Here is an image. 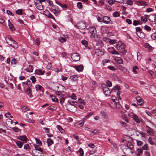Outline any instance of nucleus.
<instances>
[{"mask_svg": "<svg viewBox=\"0 0 156 156\" xmlns=\"http://www.w3.org/2000/svg\"><path fill=\"white\" fill-rule=\"evenodd\" d=\"M57 90L55 92L57 95L63 96L65 95L64 91L66 90V88L62 85L57 86Z\"/></svg>", "mask_w": 156, "mask_h": 156, "instance_id": "obj_1", "label": "nucleus"}, {"mask_svg": "<svg viewBox=\"0 0 156 156\" xmlns=\"http://www.w3.org/2000/svg\"><path fill=\"white\" fill-rule=\"evenodd\" d=\"M125 48V44L120 42H118L116 44V48L118 51L122 53H124L126 52Z\"/></svg>", "mask_w": 156, "mask_h": 156, "instance_id": "obj_2", "label": "nucleus"}, {"mask_svg": "<svg viewBox=\"0 0 156 156\" xmlns=\"http://www.w3.org/2000/svg\"><path fill=\"white\" fill-rule=\"evenodd\" d=\"M116 98L114 96H112V105L113 108H116L117 109H120L122 108L121 105L119 104V102H118V100L116 99L117 101H116L115 98Z\"/></svg>", "mask_w": 156, "mask_h": 156, "instance_id": "obj_3", "label": "nucleus"}, {"mask_svg": "<svg viewBox=\"0 0 156 156\" xmlns=\"http://www.w3.org/2000/svg\"><path fill=\"white\" fill-rule=\"evenodd\" d=\"M67 110L72 112H74L77 110V108L74 105L70 104H67L66 105Z\"/></svg>", "mask_w": 156, "mask_h": 156, "instance_id": "obj_4", "label": "nucleus"}, {"mask_svg": "<svg viewBox=\"0 0 156 156\" xmlns=\"http://www.w3.org/2000/svg\"><path fill=\"white\" fill-rule=\"evenodd\" d=\"M101 86L103 88V92L106 96H110V91L105 84H102Z\"/></svg>", "mask_w": 156, "mask_h": 156, "instance_id": "obj_5", "label": "nucleus"}, {"mask_svg": "<svg viewBox=\"0 0 156 156\" xmlns=\"http://www.w3.org/2000/svg\"><path fill=\"white\" fill-rule=\"evenodd\" d=\"M51 9L54 11L53 13L56 16H58L60 10L57 6L55 5H51Z\"/></svg>", "mask_w": 156, "mask_h": 156, "instance_id": "obj_6", "label": "nucleus"}, {"mask_svg": "<svg viewBox=\"0 0 156 156\" xmlns=\"http://www.w3.org/2000/svg\"><path fill=\"white\" fill-rule=\"evenodd\" d=\"M71 58L74 61H77L80 59V55L78 53H74L71 55Z\"/></svg>", "mask_w": 156, "mask_h": 156, "instance_id": "obj_7", "label": "nucleus"}, {"mask_svg": "<svg viewBox=\"0 0 156 156\" xmlns=\"http://www.w3.org/2000/svg\"><path fill=\"white\" fill-rule=\"evenodd\" d=\"M128 116L133 119L137 123L140 122V120L138 117L135 114H133V113L131 112L128 114Z\"/></svg>", "mask_w": 156, "mask_h": 156, "instance_id": "obj_8", "label": "nucleus"}, {"mask_svg": "<svg viewBox=\"0 0 156 156\" xmlns=\"http://www.w3.org/2000/svg\"><path fill=\"white\" fill-rule=\"evenodd\" d=\"M77 27L79 29H83L86 28V24L84 21H80L77 23Z\"/></svg>", "mask_w": 156, "mask_h": 156, "instance_id": "obj_9", "label": "nucleus"}, {"mask_svg": "<svg viewBox=\"0 0 156 156\" xmlns=\"http://www.w3.org/2000/svg\"><path fill=\"white\" fill-rule=\"evenodd\" d=\"M89 31L91 34L90 37L91 38H94L95 37V35L96 34V30L94 27H91L89 28Z\"/></svg>", "mask_w": 156, "mask_h": 156, "instance_id": "obj_10", "label": "nucleus"}, {"mask_svg": "<svg viewBox=\"0 0 156 156\" xmlns=\"http://www.w3.org/2000/svg\"><path fill=\"white\" fill-rule=\"evenodd\" d=\"M103 22L105 24L112 23L110 18L108 16H105L103 17Z\"/></svg>", "mask_w": 156, "mask_h": 156, "instance_id": "obj_11", "label": "nucleus"}, {"mask_svg": "<svg viewBox=\"0 0 156 156\" xmlns=\"http://www.w3.org/2000/svg\"><path fill=\"white\" fill-rule=\"evenodd\" d=\"M95 53L97 55L100 56L104 54V52L103 50L98 49L95 50Z\"/></svg>", "mask_w": 156, "mask_h": 156, "instance_id": "obj_12", "label": "nucleus"}, {"mask_svg": "<svg viewBox=\"0 0 156 156\" xmlns=\"http://www.w3.org/2000/svg\"><path fill=\"white\" fill-rule=\"evenodd\" d=\"M5 40L6 42L10 46L12 45V44L13 41H14L11 37L9 36L6 37Z\"/></svg>", "mask_w": 156, "mask_h": 156, "instance_id": "obj_13", "label": "nucleus"}, {"mask_svg": "<svg viewBox=\"0 0 156 156\" xmlns=\"http://www.w3.org/2000/svg\"><path fill=\"white\" fill-rule=\"evenodd\" d=\"M34 4L36 8L40 10H41L43 9V5L41 3L39 2L38 3H37L36 2H35Z\"/></svg>", "mask_w": 156, "mask_h": 156, "instance_id": "obj_14", "label": "nucleus"}, {"mask_svg": "<svg viewBox=\"0 0 156 156\" xmlns=\"http://www.w3.org/2000/svg\"><path fill=\"white\" fill-rule=\"evenodd\" d=\"M149 20L151 21V22H154L156 21V16L154 14H151L149 16Z\"/></svg>", "mask_w": 156, "mask_h": 156, "instance_id": "obj_15", "label": "nucleus"}, {"mask_svg": "<svg viewBox=\"0 0 156 156\" xmlns=\"http://www.w3.org/2000/svg\"><path fill=\"white\" fill-rule=\"evenodd\" d=\"M136 98L137 101L140 103V105H141L144 103V101L143 100L140 96H137Z\"/></svg>", "mask_w": 156, "mask_h": 156, "instance_id": "obj_16", "label": "nucleus"}, {"mask_svg": "<svg viewBox=\"0 0 156 156\" xmlns=\"http://www.w3.org/2000/svg\"><path fill=\"white\" fill-rule=\"evenodd\" d=\"M75 68L78 72H80L83 70V67L82 65H80L79 66L75 67Z\"/></svg>", "mask_w": 156, "mask_h": 156, "instance_id": "obj_17", "label": "nucleus"}, {"mask_svg": "<svg viewBox=\"0 0 156 156\" xmlns=\"http://www.w3.org/2000/svg\"><path fill=\"white\" fill-rule=\"evenodd\" d=\"M45 73V71L43 69H38L36 71V74L38 75H43Z\"/></svg>", "mask_w": 156, "mask_h": 156, "instance_id": "obj_18", "label": "nucleus"}, {"mask_svg": "<svg viewBox=\"0 0 156 156\" xmlns=\"http://www.w3.org/2000/svg\"><path fill=\"white\" fill-rule=\"evenodd\" d=\"M46 15L48 18H51L55 21L54 18L53 17V15L51 14L48 11H47L45 12Z\"/></svg>", "mask_w": 156, "mask_h": 156, "instance_id": "obj_19", "label": "nucleus"}, {"mask_svg": "<svg viewBox=\"0 0 156 156\" xmlns=\"http://www.w3.org/2000/svg\"><path fill=\"white\" fill-rule=\"evenodd\" d=\"M136 4L138 5H147V2L140 0H138L136 2Z\"/></svg>", "mask_w": 156, "mask_h": 156, "instance_id": "obj_20", "label": "nucleus"}, {"mask_svg": "<svg viewBox=\"0 0 156 156\" xmlns=\"http://www.w3.org/2000/svg\"><path fill=\"white\" fill-rule=\"evenodd\" d=\"M137 35L140 38H143L145 37V34L143 32H140L138 33H136Z\"/></svg>", "mask_w": 156, "mask_h": 156, "instance_id": "obj_21", "label": "nucleus"}, {"mask_svg": "<svg viewBox=\"0 0 156 156\" xmlns=\"http://www.w3.org/2000/svg\"><path fill=\"white\" fill-rule=\"evenodd\" d=\"M25 70L27 72H32L33 70V66L32 65H29L28 68L25 69Z\"/></svg>", "mask_w": 156, "mask_h": 156, "instance_id": "obj_22", "label": "nucleus"}, {"mask_svg": "<svg viewBox=\"0 0 156 156\" xmlns=\"http://www.w3.org/2000/svg\"><path fill=\"white\" fill-rule=\"evenodd\" d=\"M17 139L23 141L27 140V138L25 136H20L18 137Z\"/></svg>", "mask_w": 156, "mask_h": 156, "instance_id": "obj_23", "label": "nucleus"}, {"mask_svg": "<svg viewBox=\"0 0 156 156\" xmlns=\"http://www.w3.org/2000/svg\"><path fill=\"white\" fill-rule=\"evenodd\" d=\"M94 114V112H90L83 119V120L84 121H85V120L89 118L90 116L93 115Z\"/></svg>", "mask_w": 156, "mask_h": 156, "instance_id": "obj_24", "label": "nucleus"}, {"mask_svg": "<svg viewBox=\"0 0 156 156\" xmlns=\"http://www.w3.org/2000/svg\"><path fill=\"white\" fill-rule=\"evenodd\" d=\"M96 45L100 47H102L104 46V44L101 40H99L96 44Z\"/></svg>", "mask_w": 156, "mask_h": 156, "instance_id": "obj_25", "label": "nucleus"}, {"mask_svg": "<svg viewBox=\"0 0 156 156\" xmlns=\"http://www.w3.org/2000/svg\"><path fill=\"white\" fill-rule=\"evenodd\" d=\"M47 143L48 146L51 145L54 143L53 141L50 138H48L47 139Z\"/></svg>", "mask_w": 156, "mask_h": 156, "instance_id": "obj_26", "label": "nucleus"}, {"mask_svg": "<svg viewBox=\"0 0 156 156\" xmlns=\"http://www.w3.org/2000/svg\"><path fill=\"white\" fill-rule=\"evenodd\" d=\"M115 60L119 64H122L123 63V60L122 59L119 57H117Z\"/></svg>", "mask_w": 156, "mask_h": 156, "instance_id": "obj_27", "label": "nucleus"}, {"mask_svg": "<svg viewBox=\"0 0 156 156\" xmlns=\"http://www.w3.org/2000/svg\"><path fill=\"white\" fill-rule=\"evenodd\" d=\"M12 44H13V45L12 44V45H11V46L13 47L14 48H16L18 47V44L16 42L15 40L13 41Z\"/></svg>", "mask_w": 156, "mask_h": 156, "instance_id": "obj_28", "label": "nucleus"}, {"mask_svg": "<svg viewBox=\"0 0 156 156\" xmlns=\"http://www.w3.org/2000/svg\"><path fill=\"white\" fill-rule=\"evenodd\" d=\"M69 79L73 81H76L77 80V77L76 75H74L70 76Z\"/></svg>", "mask_w": 156, "mask_h": 156, "instance_id": "obj_29", "label": "nucleus"}, {"mask_svg": "<svg viewBox=\"0 0 156 156\" xmlns=\"http://www.w3.org/2000/svg\"><path fill=\"white\" fill-rule=\"evenodd\" d=\"M31 90L29 87L28 88L26 91V93L30 97H32V94H31Z\"/></svg>", "mask_w": 156, "mask_h": 156, "instance_id": "obj_30", "label": "nucleus"}, {"mask_svg": "<svg viewBox=\"0 0 156 156\" xmlns=\"http://www.w3.org/2000/svg\"><path fill=\"white\" fill-rule=\"evenodd\" d=\"M17 145L20 148H21L22 147L23 143L19 141H17L16 142Z\"/></svg>", "mask_w": 156, "mask_h": 156, "instance_id": "obj_31", "label": "nucleus"}, {"mask_svg": "<svg viewBox=\"0 0 156 156\" xmlns=\"http://www.w3.org/2000/svg\"><path fill=\"white\" fill-rule=\"evenodd\" d=\"M126 144L128 147L130 149H131L133 147V145L129 141L126 143Z\"/></svg>", "mask_w": 156, "mask_h": 156, "instance_id": "obj_32", "label": "nucleus"}, {"mask_svg": "<svg viewBox=\"0 0 156 156\" xmlns=\"http://www.w3.org/2000/svg\"><path fill=\"white\" fill-rule=\"evenodd\" d=\"M55 2L56 4L60 6L63 9H65L67 8V5L66 4H60L57 2L56 1H55Z\"/></svg>", "mask_w": 156, "mask_h": 156, "instance_id": "obj_33", "label": "nucleus"}, {"mask_svg": "<svg viewBox=\"0 0 156 156\" xmlns=\"http://www.w3.org/2000/svg\"><path fill=\"white\" fill-rule=\"evenodd\" d=\"M81 42L83 45L85 46L87 48H89V47L88 46L87 42V41L84 40H83L81 41Z\"/></svg>", "mask_w": 156, "mask_h": 156, "instance_id": "obj_34", "label": "nucleus"}, {"mask_svg": "<svg viewBox=\"0 0 156 156\" xmlns=\"http://www.w3.org/2000/svg\"><path fill=\"white\" fill-rule=\"evenodd\" d=\"M35 88L37 90H41L43 88L41 85L37 84L35 86Z\"/></svg>", "mask_w": 156, "mask_h": 156, "instance_id": "obj_35", "label": "nucleus"}, {"mask_svg": "<svg viewBox=\"0 0 156 156\" xmlns=\"http://www.w3.org/2000/svg\"><path fill=\"white\" fill-rule=\"evenodd\" d=\"M57 128L62 133H63L65 132L64 130L60 125H58L57 126Z\"/></svg>", "mask_w": 156, "mask_h": 156, "instance_id": "obj_36", "label": "nucleus"}, {"mask_svg": "<svg viewBox=\"0 0 156 156\" xmlns=\"http://www.w3.org/2000/svg\"><path fill=\"white\" fill-rule=\"evenodd\" d=\"M50 97L53 101L56 102L58 101V99L55 96L51 95H50Z\"/></svg>", "mask_w": 156, "mask_h": 156, "instance_id": "obj_37", "label": "nucleus"}, {"mask_svg": "<svg viewBox=\"0 0 156 156\" xmlns=\"http://www.w3.org/2000/svg\"><path fill=\"white\" fill-rule=\"evenodd\" d=\"M98 130L97 129H94L92 130L91 131V133L90 134V136H92L95 135L96 133L98 132Z\"/></svg>", "mask_w": 156, "mask_h": 156, "instance_id": "obj_38", "label": "nucleus"}, {"mask_svg": "<svg viewBox=\"0 0 156 156\" xmlns=\"http://www.w3.org/2000/svg\"><path fill=\"white\" fill-rule=\"evenodd\" d=\"M35 149L36 150L38 151L41 152H42L43 150L42 149L39 147V146L35 145Z\"/></svg>", "mask_w": 156, "mask_h": 156, "instance_id": "obj_39", "label": "nucleus"}, {"mask_svg": "<svg viewBox=\"0 0 156 156\" xmlns=\"http://www.w3.org/2000/svg\"><path fill=\"white\" fill-rule=\"evenodd\" d=\"M117 68L119 69L122 71H124L125 69H126L124 67L120 65L117 66Z\"/></svg>", "mask_w": 156, "mask_h": 156, "instance_id": "obj_40", "label": "nucleus"}, {"mask_svg": "<svg viewBox=\"0 0 156 156\" xmlns=\"http://www.w3.org/2000/svg\"><path fill=\"white\" fill-rule=\"evenodd\" d=\"M56 108V107L53 105H51L48 107V109L50 110H55Z\"/></svg>", "mask_w": 156, "mask_h": 156, "instance_id": "obj_41", "label": "nucleus"}, {"mask_svg": "<svg viewBox=\"0 0 156 156\" xmlns=\"http://www.w3.org/2000/svg\"><path fill=\"white\" fill-rule=\"evenodd\" d=\"M35 140L37 144H38V146H41L42 145V142L39 139L36 138Z\"/></svg>", "mask_w": 156, "mask_h": 156, "instance_id": "obj_42", "label": "nucleus"}, {"mask_svg": "<svg viewBox=\"0 0 156 156\" xmlns=\"http://www.w3.org/2000/svg\"><path fill=\"white\" fill-rule=\"evenodd\" d=\"M17 61L15 58H13L11 61L12 65H16L17 63Z\"/></svg>", "mask_w": 156, "mask_h": 156, "instance_id": "obj_43", "label": "nucleus"}, {"mask_svg": "<svg viewBox=\"0 0 156 156\" xmlns=\"http://www.w3.org/2000/svg\"><path fill=\"white\" fill-rule=\"evenodd\" d=\"M138 69V67L136 66H134L133 68V72L135 73H137V70Z\"/></svg>", "mask_w": 156, "mask_h": 156, "instance_id": "obj_44", "label": "nucleus"}, {"mask_svg": "<svg viewBox=\"0 0 156 156\" xmlns=\"http://www.w3.org/2000/svg\"><path fill=\"white\" fill-rule=\"evenodd\" d=\"M145 46L146 48H148L150 50L152 49V47L148 43H146L145 44Z\"/></svg>", "mask_w": 156, "mask_h": 156, "instance_id": "obj_45", "label": "nucleus"}, {"mask_svg": "<svg viewBox=\"0 0 156 156\" xmlns=\"http://www.w3.org/2000/svg\"><path fill=\"white\" fill-rule=\"evenodd\" d=\"M30 79L32 81V82L33 83H34L36 81V78L34 76H31L30 78Z\"/></svg>", "mask_w": 156, "mask_h": 156, "instance_id": "obj_46", "label": "nucleus"}, {"mask_svg": "<svg viewBox=\"0 0 156 156\" xmlns=\"http://www.w3.org/2000/svg\"><path fill=\"white\" fill-rule=\"evenodd\" d=\"M66 39L63 37H61L59 38V41L61 43H63L66 41Z\"/></svg>", "mask_w": 156, "mask_h": 156, "instance_id": "obj_47", "label": "nucleus"}, {"mask_svg": "<svg viewBox=\"0 0 156 156\" xmlns=\"http://www.w3.org/2000/svg\"><path fill=\"white\" fill-rule=\"evenodd\" d=\"M9 28L12 30L14 31L15 30V28L14 27L13 24L11 23H10L9 24Z\"/></svg>", "mask_w": 156, "mask_h": 156, "instance_id": "obj_48", "label": "nucleus"}, {"mask_svg": "<svg viewBox=\"0 0 156 156\" xmlns=\"http://www.w3.org/2000/svg\"><path fill=\"white\" fill-rule=\"evenodd\" d=\"M113 16L114 17H117L119 16V13L118 12L116 11L113 13Z\"/></svg>", "mask_w": 156, "mask_h": 156, "instance_id": "obj_49", "label": "nucleus"}, {"mask_svg": "<svg viewBox=\"0 0 156 156\" xmlns=\"http://www.w3.org/2000/svg\"><path fill=\"white\" fill-rule=\"evenodd\" d=\"M137 60H140L141 58V55L140 53L138 52L137 53Z\"/></svg>", "mask_w": 156, "mask_h": 156, "instance_id": "obj_50", "label": "nucleus"}, {"mask_svg": "<svg viewBox=\"0 0 156 156\" xmlns=\"http://www.w3.org/2000/svg\"><path fill=\"white\" fill-rule=\"evenodd\" d=\"M108 68L111 70L115 71L116 70V68L114 66H111L108 67Z\"/></svg>", "mask_w": 156, "mask_h": 156, "instance_id": "obj_51", "label": "nucleus"}, {"mask_svg": "<svg viewBox=\"0 0 156 156\" xmlns=\"http://www.w3.org/2000/svg\"><path fill=\"white\" fill-rule=\"evenodd\" d=\"M141 19L142 20L143 22L145 23H146L147 20V19L146 17L145 16H143L141 17Z\"/></svg>", "mask_w": 156, "mask_h": 156, "instance_id": "obj_52", "label": "nucleus"}, {"mask_svg": "<svg viewBox=\"0 0 156 156\" xmlns=\"http://www.w3.org/2000/svg\"><path fill=\"white\" fill-rule=\"evenodd\" d=\"M151 37L152 39L153 40H155L156 39V33H153L151 35Z\"/></svg>", "mask_w": 156, "mask_h": 156, "instance_id": "obj_53", "label": "nucleus"}, {"mask_svg": "<svg viewBox=\"0 0 156 156\" xmlns=\"http://www.w3.org/2000/svg\"><path fill=\"white\" fill-rule=\"evenodd\" d=\"M126 3L128 5H132L133 4V1L131 0H129L127 1Z\"/></svg>", "mask_w": 156, "mask_h": 156, "instance_id": "obj_54", "label": "nucleus"}, {"mask_svg": "<svg viewBox=\"0 0 156 156\" xmlns=\"http://www.w3.org/2000/svg\"><path fill=\"white\" fill-rule=\"evenodd\" d=\"M16 13L18 15H21L22 13V10L21 9H18L16 11Z\"/></svg>", "mask_w": 156, "mask_h": 156, "instance_id": "obj_55", "label": "nucleus"}, {"mask_svg": "<svg viewBox=\"0 0 156 156\" xmlns=\"http://www.w3.org/2000/svg\"><path fill=\"white\" fill-rule=\"evenodd\" d=\"M35 44L37 45H39L40 43V41L38 38L36 39L35 41Z\"/></svg>", "mask_w": 156, "mask_h": 156, "instance_id": "obj_56", "label": "nucleus"}, {"mask_svg": "<svg viewBox=\"0 0 156 156\" xmlns=\"http://www.w3.org/2000/svg\"><path fill=\"white\" fill-rule=\"evenodd\" d=\"M77 6L79 9H81L83 6L81 2H78L77 3Z\"/></svg>", "mask_w": 156, "mask_h": 156, "instance_id": "obj_57", "label": "nucleus"}, {"mask_svg": "<svg viewBox=\"0 0 156 156\" xmlns=\"http://www.w3.org/2000/svg\"><path fill=\"white\" fill-rule=\"evenodd\" d=\"M144 27L145 29L148 31H150L151 30V28L150 27H149V26H147V25H145L144 26Z\"/></svg>", "mask_w": 156, "mask_h": 156, "instance_id": "obj_58", "label": "nucleus"}, {"mask_svg": "<svg viewBox=\"0 0 156 156\" xmlns=\"http://www.w3.org/2000/svg\"><path fill=\"white\" fill-rule=\"evenodd\" d=\"M110 53L114 55H118L119 54V52L116 50H113V51H111Z\"/></svg>", "mask_w": 156, "mask_h": 156, "instance_id": "obj_59", "label": "nucleus"}, {"mask_svg": "<svg viewBox=\"0 0 156 156\" xmlns=\"http://www.w3.org/2000/svg\"><path fill=\"white\" fill-rule=\"evenodd\" d=\"M78 151L80 153L81 156H83V150L80 148Z\"/></svg>", "mask_w": 156, "mask_h": 156, "instance_id": "obj_60", "label": "nucleus"}, {"mask_svg": "<svg viewBox=\"0 0 156 156\" xmlns=\"http://www.w3.org/2000/svg\"><path fill=\"white\" fill-rule=\"evenodd\" d=\"M106 84L108 86V87H110L112 86V83L108 80L106 81Z\"/></svg>", "mask_w": 156, "mask_h": 156, "instance_id": "obj_61", "label": "nucleus"}, {"mask_svg": "<svg viewBox=\"0 0 156 156\" xmlns=\"http://www.w3.org/2000/svg\"><path fill=\"white\" fill-rule=\"evenodd\" d=\"M30 147L29 146V144H27L24 145V149H29Z\"/></svg>", "mask_w": 156, "mask_h": 156, "instance_id": "obj_62", "label": "nucleus"}, {"mask_svg": "<svg viewBox=\"0 0 156 156\" xmlns=\"http://www.w3.org/2000/svg\"><path fill=\"white\" fill-rule=\"evenodd\" d=\"M137 144L139 146H140L143 144V143L141 141L136 140Z\"/></svg>", "mask_w": 156, "mask_h": 156, "instance_id": "obj_63", "label": "nucleus"}, {"mask_svg": "<svg viewBox=\"0 0 156 156\" xmlns=\"http://www.w3.org/2000/svg\"><path fill=\"white\" fill-rule=\"evenodd\" d=\"M137 151L138 152V155H139L140 154H141L143 152V150L141 148L138 149L137 150Z\"/></svg>", "mask_w": 156, "mask_h": 156, "instance_id": "obj_64", "label": "nucleus"}]
</instances>
